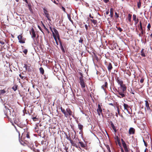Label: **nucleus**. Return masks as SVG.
I'll return each instance as SVG.
<instances>
[{"label": "nucleus", "mask_w": 152, "mask_h": 152, "mask_svg": "<svg viewBox=\"0 0 152 152\" xmlns=\"http://www.w3.org/2000/svg\"><path fill=\"white\" fill-rule=\"evenodd\" d=\"M60 109L61 111L64 114V116L66 117L67 118L69 116H73L72 112L69 108H66L65 110L64 109L61 107Z\"/></svg>", "instance_id": "f257e3e1"}, {"label": "nucleus", "mask_w": 152, "mask_h": 152, "mask_svg": "<svg viewBox=\"0 0 152 152\" xmlns=\"http://www.w3.org/2000/svg\"><path fill=\"white\" fill-rule=\"evenodd\" d=\"M126 89V87L125 84L120 86V87L118 88L117 92L122 97L125 96L124 93Z\"/></svg>", "instance_id": "f03ea898"}, {"label": "nucleus", "mask_w": 152, "mask_h": 152, "mask_svg": "<svg viewBox=\"0 0 152 152\" xmlns=\"http://www.w3.org/2000/svg\"><path fill=\"white\" fill-rule=\"evenodd\" d=\"M17 37L19 41L18 42L19 43L22 44L24 43H25L26 39L23 37L22 34L19 35Z\"/></svg>", "instance_id": "7ed1b4c3"}, {"label": "nucleus", "mask_w": 152, "mask_h": 152, "mask_svg": "<svg viewBox=\"0 0 152 152\" xmlns=\"http://www.w3.org/2000/svg\"><path fill=\"white\" fill-rule=\"evenodd\" d=\"M80 82L79 83L81 85V87L82 88H84L85 87L86 83L84 81L83 78L82 77H79Z\"/></svg>", "instance_id": "20e7f679"}, {"label": "nucleus", "mask_w": 152, "mask_h": 152, "mask_svg": "<svg viewBox=\"0 0 152 152\" xmlns=\"http://www.w3.org/2000/svg\"><path fill=\"white\" fill-rule=\"evenodd\" d=\"M139 25L138 26L139 27V30H140L141 31L140 34H139V35L140 36V35H142L144 33V30L143 29V28L142 26V23L141 21H140L139 22Z\"/></svg>", "instance_id": "39448f33"}, {"label": "nucleus", "mask_w": 152, "mask_h": 152, "mask_svg": "<svg viewBox=\"0 0 152 152\" xmlns=\"http://www.w3.org/2000/svg\"><path fill=\"white\" fill-rule=\"evenodd\" d=\"M97 111L99 115L100 116L101 114L102 115V110L100 105L99 104H98V108L97 109Z\"/></svg>", "instance_id": "423d86ee"}, {"label": "nucleus", "mask_w": 152, "mask_h": 152, "mask_svg": "<svg viewBox=\"0 0 152 152\" xmlns=\"http://www.w3.org/2000/svg\"><path fill=\"white\" fill-rule=\"evenodd\" d=\"M8 110L9 111V112L8 113V110L6 108L5 109V110H4V113L5 115L7 117H9L10 116H11V114L10 113V112L9 109H8Z\"/></svg>", "instance_id": "0eeeda50"}, {"label": "nucleus", "mask_w": 152, "mask_h": 152, "mask_svg": "<svg viewBox=\"0 0 152 152\" xmlns=\"http://www.w3.org/2000/svg\"><path fill=\"white\" fill-rule=\"evenodd\" d=\"M116 80L117 82L118 83V84L120 85V86L124 84H123V81L120 79L119 77H117L116 78Z\"/></svg>", "instance_id": "6e6552de"}, {"label": "nucleus", "mask_w": 152, "mask_h": 152, "mask_svg": "<svg viewBox=\"0 0 152 152\" xmlns=\"http://www.w3.org/2000/svg\"><path fill=\"white\" fill-rule=\"evenodd\" d=\"M121 141L122 143L123 146L124 148L125 151H127V150H128V149L127 148L126 145L125 143V141H124V140L123 139H121Z\"/></svg>", "instance_id": "1a4fd4ad"}, {"label": "nucleus", "mask_w": 152, "mask_h": 152, "mask_svg": "<svg viewBox=\"0 0 152 152\" xmlns=\"http://www.w3.org/2000/svg\"><path fill=\"white\" fill-rule=\"evenodd\" d=\"M31 32V37L33 39H34V38L36 37V35L33 28H32Z\"/></svg>", "instance_id": "9d476101"}, {"label": "nucleus", "mask_w": 152, "mask_h": 152, "mask_svg": "<svg viewBox=\"0 0 152 152\" xmlns=\"http://www.w3.org/2000/svg\"><path fill=\"white\" fill-rule=\"evenodd\" d=\"M135 129L132 127L129 128V134H134L135 133Z\"/></svg>", "instance_id": "9b49d317"}, {"label": "nucleus", "mask_w": 152, "mask_h": 152, "mask_svg": "<svg viewBox=\"0 0 152 152\" xmlns=\"http://www.w3.org/2000/svg\"><path fill=\"white\" fill-rule=\"evenodd\" d=\"M53 30L54 32L55 33V35L56 36L58 39H60V36L58 31L54 28H53Z\"/></svg>", "instance_id": "f8f14e48"}, {"label": "nucleus", "mask_w": 152, "mask_h": 152, "mask_svg": "<svg viewBox=\"0 0 152 152\" xmlns=\"http://www.w3.org/2000/svg\"><path fill=\"white\" fill-rule=\"evenodd\" d=\"M145 105L146 108L147 110H151V109L149 107V103L147 100L145 101Z\"/></svg>", "instance_id": "ddd939ff"}, {"label": "nucleus", "mask_w": 152, "mask_h": 152, "mask_svg": "<svg viewBox=\"0 0 152 152\" xmlns=\"http://www.w3.org/2000/svg\"><path fill=\"white\" fill-rule=\"evenodd\" d=\"M70 140L69 141L70 142V143L72 146H75L77 148H80V147H79L74 142V141L72 140V139Z\"/></svg>", "instance_id": "4468645a"}, {"label": "nucleus", "mask_w": 152, "mask_h": 152, "mask_svg": "<svg viewBox=\"0 0 152 152\" xmlns=\"http://www.w3.org/2000/svg\"><path fill=\"white\" fill-rule=\"evenodd\" d=\"M108 71L109 72H111V70L112 69L113 67L111 63H109L107 66Z\"/></svg>", "instance_id": "2eb2a0df"}, {"label": "nucleus", "mask_w": 152, "mask_h": 152, "mask_svg": "<svg viewBox=\"0 0 152 152\" xmlns=\"http://www.w3.org/2000/svg\"><path fill=\"white\" fill-rule=\"evenodd\" d=\"M59 40V42L60 43L61 49L62 52L63 53H64L65 52V51L63 47V45L62 44V42L60 39Z\"/></svg>", "instance_id": "dca6fc26"}, {"label": "nucleus", "mask_w": 152, "mask_h": 152, "mask_svg": "<svg viewBox=\"0 0 152 152\" xmlns=\"http://www.w3.org/2000/svg\"><path fill=\"white\" fill-rule=\"evenodd\" d=\"M31 66V65L30 64H28V65L25 64L24 67H25L26 69V70L29 71H31V69H30V67Z\"/></svg>", "instance_id": "f3484780"}, {"label": "nucleus", "mask_w": 152, "mask_h": 152, "mask_svg": "<svg viewBox=\"0 0 152 152\" xmlns=\"http://www.w3.org/2000/svg\"><path fill=\"white\" fill-rule=\"evenodd\" d=\"M107 85L108 83L107 82H104V85H103L102 86L101 88L104 90H105L107 88Z\"/></svg>", "instance_id": "a211bd4d"}, {"label": "nucleus", "mask_w": 152, "mask_h": 152, "mask_svg": "<svg viewBox=\"0 0 152 152\" xmlns=\"http://www.w3.org/2000/svg\"><path fill=\"white\" fill-rule=\"evenodd\" d=\"M123 106L124 107V110H126L127 111H128L129 108L130 107L128 105V104L125 103H124L123 104Z\"/></svg>", "instance_id": "6ab92c4d"}, {"label": "nucleus", "mask_w": 152, "mask_h": 152, "mask_svg": "<svg viewBox=\"0 0 152 152\" xmlns=\"http://www.w3.org/2000/svg\"><path fill=\"white\" fill-rule=\"evenodd\" d=\"M78 129L80 130V132H83V126L82 125L80 124V123H79L78 124Z\"/></svg>", "instance_id": "aec40b11"}, {"label": "nucleus", "mask_w": 152, "mask_h": 152, "mask_svg": "<svg viewBox=\"0 0 152 152\" xmlns=\"http://www.w3.org/2000/svg\"><path fill=\"white\" fill-rule=\"evenodd\" d=\"M110 125L112 128L114 130L115 132L116 133L117 132L116 128L113 124V122L112 121L110 122Z\"/></svg>", "instance_id": "412c9836"}, {"label": "nucleus", "mask_w": 152, "mask_h": 152, "mask_svg": "<svg viewBox=\"0 0 152 152\" xmlns=\"http://www.w3.org/2000/svg\"><path fill=\"white\" fill-rule=\"evenodd\" d=\"M65 135L66 136V138L69 140H70V139H72V138H73V137L72 138V137L71 136V134L69 133L68 135L66 133L65 134Z\"/></svg>", "instance_id": "4be33fe9"}, {"label": "nucleus", "mask_w": 152, "mask_h": 152, "mask_svg": "<svg viewBox=\"0 0 152 152\" xmlns=\"http://www.w3.org/2000/svg\"><path fill=\"white\" fill-rule=\"evenodd\" d=\"M78 143L81 146L82 148H84L86 147V144H84L83 142L80 141Z\"/></svg>", "instance_id": "5701e85b"}, {"label": "nucleus", "mask_w": 152, "mask_h": 152, "mask_svg": "<svg viewBox=\"0 0 152 152\" xmlns=\"http://www.w3.org/2000/svg\"><path fill=\"white\" fill-rule=\"evenodd\" d=\"M45 17L47 18L48 20H49L50 21H51V20L50 19V15L48 13H47L45 14Z\"/></svg>", "instance_id": "b1692460"}, {"label": "nucleus", "mask_w": 152, "mask_h": 152, "mask_svg": "<svg viewBox=\"0 0 152 152\" xmlns=\"http://www.w3.org/2000/svg\"><path fill=\"white\" fill-rule=\"evenodd\" d=\"M144 49L143 48H142L140 54L142 57H145L146 56V55L144 52Z\"/></svg>", "instance_id": "393cba45"}, {"label": "nucleus", "mask_w": 152, "mask_h": 152, "mask_svg": "<svg viewBox=\"0 0 152 152\" xmlns=\"http://www.w3.org/2000/svg\"><path fill=\"white\" fill-rule=\"evenodd\" d=\"M113 11L114 10L113 8H111L110 9V16L111 18H112L113 16Z\"/></svg>", "instance_id": "a878e982"}, {"label": "nucleus", "mask_w": 152, "mask_h": 152, "mask_svg": "<svg viewBox=\"0 0 152 152\" xmlns=\"http://www.w3.org/2000/svg\"><path fill=\"white\" fill-rule=\"evenodd\" d=\"M18 86L17 85H15L12 88V89L15 91H16L18 88Z\"/></svg>", "instance_id": "bb28decb"}, {"label": "nucleus", "mask_w": 152, "mask_h": 152, "mask_svg": "<svg viewBox=\"0 0 152 152\" xmlns=\"http://www.w3.org/2000/svg\"><path fill=\"white\" fill-rule=\"evenodd\" d=\"M90 20L91 21L92 23L94 24V25H97V20H95L90 19Z\"/></svg>", "instance_id": "cd10ccee"}, {"label": "nucleus", "mask_w": 152, "mask_h": 152, "mask_svg": "<svg viewBox=\"0 0 152 152\" xmlns=\"http://www.w3.org/2000/svg\"><path fill=\"white\" fill-rule=\"evenodd\" d=\"M39 71L43 75L44 72V71L43 69L41 67L39 68Z\"/></svg>", "instance_id": "c85d7f7f"}, {"label": "nucleus", "mask_w": 152, "mask_h": 152, "mask_svg": "<svg viewBox=\"0 0 152 152\" xmlns=\"http://www.w3.org/2000/svg\"><path fill=\"white\" fill-rule=\"evenodd\" d=\"M24 134L26 135V137L28 138H30V137L29 136V133L28 132H26L24 133L23 134Z\"/></svg>", "instance_id": "c756f323"}, {"label": "nucleus", "mask_w": 152, "mask_h": 152, "mask_svg": "<svg viewBox=\"0 0 152 152\" xmlns=\"http://www.w3.org/2000/svg\"><path fill=\"white\" fill-rule=\"evenodd\" d=\"M137 5L138 8L139 9H140V7H141V3L140 0H139V2H137Z\"/></svg>", "instance_id": "7c9ffc66"}, {"label": "nucleus", "mask_w": 152, "mask_h": 152, "mask_svg": "<svg viewBox=\"0 0 152 152\" xmlns=\"http://www.w3.org/2000/svg\"><path fill=\"white\" fill-rule=\"evenodd\" d=\"M6 92V91L4 89L1 90L0 91V94H4Z\"/></svg>", "instance_id": "2f4dec72"}, {"label": "nucleus", "mask_w": 152, "mask_h": 152, "mask_svg": "<svg viewBox=\"0 0 152 152\" xmlns=\"http://www.w3.org/2000/svg\"><path fill=\"white\" fill-rule=\"evenodd\" d=\"M53 36L56 41H57V36L55 35V33H53Z\"/></svg>", "instance_id": "473e14b6"}, {"label": "nucleus", "mask_w": 152, "mask_h": 152, "mask_svg": "<svg viewBox=\"0 0 152 152\" xmlns=\"http://www.w3.org/2000/svg\"><path fill=\"white\" fill-rule=\"evenodd\" d=\"M53 36L56 41H57V36L55 35V33H53Z\"/></svg>", "instance_id": "72a5a7b5"}, {"label": "nucleus", "mask_w": 152, "mask_h": 152, "mask_svg": "<svg viewBox=\"0 0 152 152\" xmlns=\"http://www.w3.org/2000/svg\"><path fill=\"white\" fill-rule=\"evenodd\" d=\"M132 17V15L130 14H129L128 15V18L129 21L130 22L131 21V19Z\"/></svg>", "instance_id": "f704fd0d"}, {"label": "nucleus", "mask_w": 152, "mask_h": 152, "mask_svg": "<svg viewBox=\"0 0 152 152\" xmlns=\"http://www.w3.org/2000/svg\"><path fill=\"white\" fill-rule=\"evenodd\" d=\"M151 27V24L150 23H149L148 24V25L147 26L148 30V31H149V30H150V28Z\"/></svg>", "instance_id": "c9c22d12"}, {"label": "nucleus", "mask_w": 152, "mask_h": 152, "mask_svg": "<svg viewBox=\"0 0 152 152\" xmlns=\"http://www.w3.org/2000/svg\"><path fill=\"white\" fill-rule=\"evenodd\" d=\"M43 10L44 11V14H45L46 13H48V11L45 8H43Z\"/></svg>", "instance_id": "e433bc0d"}, {"label": "nucleus", "mask_w": 152, "mask_h": 152, "mask_svg": "<svg viewBox=\"0 0 152 152\" xmlns=\"http://www.w3.org/2000/svg\"><path fill=\"white\" fill-rule=\"evenodd\" d=\"M133 20L135 21V20H137L136 15H135L134 14L133 15Z\"/></svg>", "instance_id": "4c0bfd02"}, {"label": "nucleus", "mask_w": 152, "mask_h": 152, "mask_svg": "<svg viewBox=\"0 0 152 152\" xmlns=\"http://www.w3.org/2000/svg\"><path fill=\"white\" fill-rule=\"evenodd\" d=\"M32 119L34 121H36L38 120V119L36 118V117H33L32 118Z\"/></svg>", "instance_id": "58836bf2"}, {"label": "nucleus", "mask_w": 152, "mask_h": 152, "mask_svg": "<svg viewBox=\"0 0 152 152\" xmlns=\"http://www.w3.org/2000/svg\"><path fill=\"white\" fill-rule=\"evenodd\" d=\"M116 28H117V30H118L120 32H121L122 31V29L120 27H116Z\"/></svg>", "instance_id": "ea45409f"}, {"label": "nucleus", "mask_w": 152, "mask_h": 152, "mask_svg": "<svg viewBox=\"0 0 152 152\" xmlns=\"http://www.w3.org/2000/svg\"><path fill=\"white\" fill-rule=\"evenodd\" d=\"M83 38H80V39L79 40V42L80 43H82L83 42Z\"/></svg>", "instance_id": "a19ab883"}, {"label": "nucleus", "mask_w": 152, "mask_h": 152, "mask_svg": "<svg viewBox=\"0 0 152 152\" xmlns=\"http://www.w3.org/2000/svg\"><path fill=\"white\" fill-rule=\"evenodd\" d=\"M22 74H23V73H22L19 74V76L21 79H23L24 78V76L22 75Z\"/></svg>", "instance_id": "79ce46f5"}, {"label": "nucleus", "mask_w": 152, "mask_h": 152, "mask_svg": "<svg viewBox=\"0 0 152 152\" xmlns=\"http://www.w3.org/2000/svg\"><path fill=\"white\" fill-rule=\"evenodd\" d=\"M23 52L26 55L27 54V53L28 52V50L27 49H25L23 51Z\"/></svg>", "instance_id": "37998d69"}, {"label": "nucleus", "mask_w": 152, "mask_h": 152, "mask_svg": "<svg viewBox=\"0 0 152 152\" xmlns=\"http://www.w3.org/2000/svg\"><path fill=\"white\" fill-rule=\"evenodd\" d=\"M139 19L138 18L137 19V20H135V21H135V24H136L138 23L139 22Z\"/></svg>", "instance_id": "c03bdc74"}, {"label": "nucleus", "mask_w": 152, "mask_h": 152, "mask_svg": "<svg viewBox=\"0 0 152 152\" xmlns=\"http://www.w3.org/2000/svg\"><path fill=\"white\" fill-rule=\"evenodd\" d=\"M68 18L69 20L72 23L73 22V21L71 19V17L70 16H68Z\"/></svg>", "instance_id": "a18cd8bd"}, {"label": "nucleus", "mask_w": 152, "mask_h": 152, "mask_svg": "<svg viewBox=\"0 0 152 152\" xmlns=\"http://www.w3.org/2000/svg\"><path fill=\"white\" fill-rule=\"evenodd\" d=\"M144 81V79L143 78H142L140 80V82L141 83H142Z\"/></svg>", "instance_id": "49530a36"}, {"label": "nucleus", "mask_w": 152, "mask_h": 152, "mask_svg": "<svg viewBox=\"0 0 152 152\" xmlns=\"http://www.w3.org/2000/svg\"><path fill=\"white\" fill-rule=\"evenodd\" d=\"M117 141L118 142V145H119L120 146H121V144L120 143V140L119 139H117Z\"/></svg>", "instance_id": "de8ad7c7"}, {"label": "nucleus", "mask_w": 152, "mask_h": 152, "mask_svg": "<svg viewBox=\"0 0 152 152\" xmlns=\"http://www.w3.org/2000/svg\"><path fill=\"white\" fill-rule=\"evenodd\" d=\"M115 16L117 18H118L119 17L118 14L116 12H115Z\"/></svg>", "instance_id": "09e8293b"}, {"label": "nucleus", "mask_w": 152, "mask_h": 152, "mask_svg": "<svg viewBox=\"0 0 152 152\" xmlns=\"http://www.w3.org/2000/svg\"><path fill=\"white\" fill-rule=\"evenodd\" d=\"M130 93L132 94H134V91H133L132 89L131 88V91H130Z\"/></svg>", "instance_id": "8fccbe9b"}, {"label": "nucleus", "mask_w": 152, "mask_h": 152, "mask_svg": "<svg viewBox=\"0 0 152 152\" xmlns=\"http://www.w3.org/2000/svg\"><path fill=\"white\" fill-rule=\"evenodd\" d=\"M104 2L106 3L109 2V0H103Z\"/></svg>", "instance_id": "3c124183"}, {"label": "nucleus", "mask_w": 152, "mask_h": 152, "mask_svg": "<svg viewBox=\"0 0 152 152\" xmlns=\"http://www.w3.org/2000/svg\"><path fill=\"white\" fill-rule=\"evenodd\" d=\"M38 27L39 28L40 30H41V31L44 34V33L43 32V31L42 30V29L41 28V27L39 26H38Z\"/></svg>", "instance_id": "603ef678"}, {"label": "nucleus", "mask_w": 152, "mask_h": 152, "mask_svg": "<svg viewBox=\"0 0 152 152\" xmlns=\"http://www.w3.org/2000/svg\"><path fill=\"white\" fill-rule=\"evenodd\" d=\"M0 43L2 44V45H4V44L5 43L3 41H0Z\"/></svg>", "instance_id": "864d4df0"}, {"label": "nucleus", "mask_w": 152, "mask_h": 152, "mask_svg": "<svg viewBox=\"0 0 152 152\" xmlns=\"http://www.w3.org/2000/svg\"><path fill=\"white\" fill-rule=\"evenodd\" d=\"M85 26L86 29V30H87L88 29V26L86 24H85Z\"/></svg>", "instance_id": "5fc2aeb1"}, {"label": "nucleus", "mask_w": 152, "mask_h": 152, "mask_svg": "<svg viewBox=\"0 0 152 152\" xmlns=\"http://www.w3.org/2000/svg\"><path fill=\"white\" fill-rule=\"evenodd\" d=\"M117 110L118 113L119 114V113H120L119 108L118 107H117Z\"/></svg>", "instance_id": "6e6d98bb"}, {"label": "nucleus", "mask_w": 152, "mask_h": 152, "mask_svg": "<svg viewBox=\"0 0 152 152\" xmlns=\"http://www.w3.org/2000/svg\"><path fill=\"white\" fill-rule=\"evenodd\" d=\"M28 7L29 9L30 10V9L31 8V5L30 4H28Z\"/></svg>", "instance_id": "4d7b16f0"}, {"label": "nucleus", "mask_w": 152, "mask_h": 152, "mask_svg": "<svg viewBox=\"0 0 152 152\" xmlns=\"http://www.w3.org/2000/svg\"><path fill=\"white\" fill-rule=\"evenodd\" d=\"M143 142H144L145 145V146L146 147H147V144L145 142L144 140H143Z\"/></svg>", "instance_id": "13d9d810"}, {"label": "nucleus", "mask_w": 152, "mask_h": 152, "mask_svg": "<svg viewBox=\"0 0 152 152\" xmlns=\"http://www.w3.org/2000/svg\"><path fill=\"white\" fill-rule=\"evenodd\" d=\"M62 10L64 12H65V8L63 7H62Z\"/></svg>", "instance_id": "bf43d9fd"}, {"label": "nucleus", "mask_w": 152, "mask_h": 152, "mask_svg": "<svg viewBox=\"0 0 152 152\" xmlns=\"http://www.w3.org/2000/svg\"><path fill=\"white\" fill-rule=\"evenodd\" d=\"M109 13V10H108L106 11V15H107Z\"/></svg>", "instance_id": "052dcab7"}, {"label": "nucleus", "mask_w": 152, "mask_h": 152, "mask_svg": "<svg viewBox=\"0 0 152 152\" xmlns=\"http://www.w3.org/2000/svg\"><path fill=\"white\" fill-rule=\"evenodd\" d=\"M89 17H90V18H94V17H93V16H91V14H89Z\"/></svg>", "instance_id": "680f3d73"}, {"label": "nucleus", "mask_w": 152, "mask_h": 152, "mask_svg": "<svg viewBox=\"0 0 152 152\" xmlns=\"http://www.w3.org/2000/svg\"><path fill=\"white\" fill-rule=\"evenodd\" d=\"M80 75L81 76L80 77H82L83 78V76L82 73L80 72Z\"/></svg>", "instance_id": "e2e57ef3"}, {"label": "nucleus", "mask_w": 152, "mask_h": 152, "mask_svg": "<svg viewBox=\"0 0 152 152\" xmlns=\"http://www.w3.org/2000/svg\"><path fill=\"white\" fill-rule=\"evenodd\" d=\"M107 149L109 150L110 152V147L108 146V147H107Z\"/></svg>", "instance_id": "0e129e2a"}, {"label": "nucleus", "mask_w": 152, "mask_h": 152, "mask_svg": "<svg viewBox=\"0 0 152 152\" xmlns=\"http://www.w3.org/2000/svg\"><path fill=\"white\" fill-rule=\"evenodd\" d=\"M121 152H124V150L122 148H121Z\"/></svg>", "instance_id": "69168bd1"}, {"label": "nucleus", "mask_w": 152, "mask_h": 152, "mask_svg": "<svg viewBox=\"0 0 152 152\" xmlns=\"http://www.w3.org/2000/svg\"><path fill=\"white\" fill-rule=\"evenodd\" d=\"M109 105H111L112 106H114L113 104V103H109Z\"/></svg>", "instance_id": "338daca9"}, {"label": "nucleus", "mask_w": 152, "mask_h": 152, "mask_svg": "<svg viewBox=\"0 0 152 152\" xmlns=\"http://www.w3.org/2000/svg\"><path fill=\"white\" fill-rule=\"evenodd\" d=\"M53 2L55 4H57L56 3V1H55V0H54V1H53Z\"/></svg>", "instance_id": "774afa93"}]
</instances>
